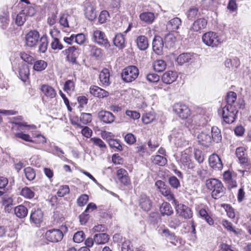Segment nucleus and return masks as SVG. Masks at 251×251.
<instances>
[{
    "mask_svg": "<svg viewBox=\"0 0 251 251\" xmlns=\"http://www.w3.org/2000/svg\"><path fill=\"white\" fill-rule=\"evenodd\" d=\"M25 41L26 45L29 47H34L38 44V51L40 53H45L48 46L47 37L43 35L40 38L38 31L36 30H31L26 35Z\"/></svg>",
    "mask_w": 251,
    "mask_h": 251,
    "instance_id": "1",
    "label": "nucleus"
},
{
    "mask_svg": "<svg viewBox=\"0 0 251 251\" xmlns=\"http://www.w3.org/2000/svg\"><path fill=\"white\" fill-rule=\"evenodd\" d=\"M206 186L208 189L212 191L211 196L215 199L221 197L224 193L225 188L222 182L217 179L207 180Z\"/></svg>",
    "mask_w": 251,
    "mask_h": 251,
    "instance_id": "2",
    "label": "nucleus"
},
{
    "mask_svg": "<svg viewBox=\"0 0 251 251\" xmlns=\"http://www.w3.org/2000/svg\"><path fill=\"white\" fill-rule=\"evenodd\" d=\"M245 151V149L242 147L237 148L236 150V156L238 158L240 164L245 168V170L242 171L243 175L245 174H248L251 169V161L249 160Z\"/></svg>",
    "mask_w": 251,
    "mask_h": 251,
    "instance_id": "3",
    "label": "nucleus"
},
{
    "mask_svg": "<svg viewBox=\"0 0 251 251\" xmlns=\"http://www.w3.org/2000/svg\"><path fill=\"white\" fill-rule=\"evenodd\" d=\"M203 43L209 47H216L222 43L221 37L216 32L208 31L202 36Z\"/></svg>",
    "mask_w": 251,
    "mask_h": 251,
    "instance_id": "4",
    "label": "nucleus"
},
{
    "mask_svg": "<svg viewBox=\"0 0 251 251\" xmlns=\"http://www.w3.org/2000/svg\"><path fill=\"white\" fill-rule=\"evenodd\" d=\"M139 73V70L136 66H130L123 70L121 76L125 82H131L137 78Z\"/></svg>",
    "mask_w": 251,
    "mask_h": 251,
    "instance_id": "5",
    "label": "nucleus"
},
{
    "mask_svg": "<svg viewBox=\"0 0 251 251\" xmlns=\"http://www.w3.org/2000/svg\"><path fill=\"white\" fill-rule=\"evenodd\" d=\"M238 110L236 106L226 105L222 110L224 121L226 124H231L235 120Z\"/></svg>",
    "mask_w": 251,
    "mask_h": 251,
    "instance_id": "6",
    "label": "nucleus"
},
{
    "mask_svg": "<svg viewBox=\"0 0 251 251\" xmlns=\"http://www.w3.org/2000/svg\"><path fill=\"white\" fill-rule=\"evenodd\" d=\"M173 110L178 116L182 119H187L190 115L188 107L182 103H176L173 106Z\"/></svg>",
    "mask_w": 251,
    "mask_h": 251,
    "instance_id": "7",
    "label": "nucleus"
},
{
    "mask_svg": "<svg viewBox=\"0 0 251 251\" xmlns=\"http://www.w3.org/2000/svg\"><path fill=\"white\" fill-rule=\"evenodd\" d=\"M66 55L67 60L73 64H76V58L80 54V50L75 46L70 47L67 49L63 51Z\"/></svg>",
    "mask_w": 251,
    "mask_h": 251,
    "instance_id": "8",
    "label": "nucleus"
},
{
    "mask_svg": "<svg viewBox=\"0 0 251 251\" xmlns=\"http://www.w3.org/2000/svg\"><path fill=\"white\" fill-rule=\"evenodd\" d=\"M47 240L51 242H58L63 237V233L60 229H52L47 231L45 233Z\"/></svg>",
    "mask_w": 251,
    "mask_h": 251,
    "instance_id": "9",
    "label": "nucleus"
},
{
    "mask_svg": "<svg viewBox=\"0 0 251 251\" xmlns=\"http://www.w3.org/2000/svg\"><path fill=\"white\" fill-rule=\"evenodd\" d=\"M175 208L177 214L184 219H189L192 217V211L187 206L183 204H179L178 203L176 205H175Z\"/></svg>",
    "mask_w": 251,
    "mask_h": 251,
    "instance_id": "10",
    "label": "nucleus"
},
{
    "mask_svg": "<svg viewBox=\"0 0 251 251\" xmlns=\"http://www.w3.org/2000/svg\"><path fill=\"white\" fill-rule=\"evenodd\" d=\"M43 219V213L41 209L39 208L32 209L30 215V222L37 225L42 222Z\"/></svg>",
    "mask_w": 251,
    "mask_h": 251,
    "instance_id": "11",
    "label": "nucleus"
},
{
    "mask_svg": "<svg viewBox=\"0 0 251 251\" xmlns=\"http://www.w3.org/2000/svg\"><path fill=\"white\" fill-rule=\"evenodd\" d=\"M85 15L87 19L90 21H93L97 16L95 5L90 2L85 3Z\"/></svg>",
    "mask_w": 251,
    "mask_h": 251,
    "instance_id": "12",
    "label": "nucleus"
},
{
    "mask_svg": "<svg viewBox=\"0 0 251 251\" xmlns=\"http://www.w3.org/2000/svg\"><path fill=\"white\" fill-rule=\"evenodd\" d=\"M93 37L95 41L99 44L104 46L105 48H109L110 47L109 43L108 42L104 32L96 30L94 32Z\"/></svg>",
    "mask_w": 251,
    "mask_h": 251,
    "instance_id": "13",
    "label": "nucleus"
},
{
    "mask_svg": "<svg viewBox=\"0 0 251 251\" xmlns=\"http://www.w3.org/2000/svg\"><path fill=\"white\" fill-rule=\"evenodd\" d=\"M189 151L186 150L181 152L179 162L185 167L192 169L194 167V165L191 161L190 155L189 154Z\"/></svg>",
    "mask_w": 251,
    "mask_h": 251,
    "instance_id": "14",
    "label": "nucleus"
},
{
    "mask_svg": "<svg viewBox=\"0 0 251 251\" xmlns=\"http://www.w3.org/2000/svg\"><path fill=\"white\" fill-rule=\"evenodd\" d=\"M209 164L210 166L215 170H220L223 167L221 158L215 153H213L209 156Z\"/></svg>",
    "mask_w": 251,
    "mask_h": 251,
    "instance_id": "15",
    "label": "nucleus"
},
{
    "mask_svg": "<svg viewBox=\"0 0 251 251\" xmlns=\"http://www.w3.org/2000/svg\"><path fill=\"white\" fill-rule=\"evenodd\" d=\"M223 177L224 180L228 184L229 188H232L236 187V176L235 174L231 173L229 171H226L224 173Z\"/></svg>",
    "mask_w": 251,
    "mask_h": 251,
    "instance_id": "16",
    "label": "nucleus"
},
{
    "mask_svg": "<svg viewBox=\"0 0 251 251\" xmlns=\"http://www.w3.org/2000/svg\"><path fill=\"white\" fill-rule=\"evenodd\" d=\"M118 179L125 186L130 184V179L127 171L124 169H120L116 173Z\"/></svg>",
    "mask_w": 251,
    "mask_h": 251,
    "instance_id": "17",
    "label": "nucleus"
},
{
    "mask_svg": "<svg viewBox=\"0 0 251 251\" xmlns=\"http://www.w3.org/2000/svg\"><path fill=\"white\" fill-rule=\"evenodd\" d=\"M13 70L16 73L18 72L21 79L23 81H25L29 75V71L27 65L23 62L21 64H19L18 70H17L16 67H13Z\"/></svg>",
    "mask_w": 251,
    "mask_h": 251,
    "instance_id": "18",
    "label": "nucleus"
},
{
    "mask_svg": "<svg viewBox=\"0 0 251 251\" xmlns=\"http://www.w3.org/2000/svg\"><path fill=\"white\" fill-rule=\"evenodd\" d=\"M198 140L202 146L208 147L211 145L212 138L209 132L202 131L198 135Z\"/></svg>",
    "mask_w": 251,
    "mask_h": 251,
    "instance_id": "19",
    "label": "nucleus"
},
{
    "mask_svg": "<svg viewBox=\"0 0 251 251\" xmlns=\"http://www.w3.org/2000/svg\"><path fill=\"white\" fill-rule=\"evenodd\" d=\"M98 117L99 119L105 124H111L115 120L114 115L107 111L102 110L99 112Z\"/></svg>",
    "mask_w": 251,
    "mask_h": 251,
    "instance_id": "20",
    "label": "nucleus"
},
{
    "mask_svg": "<svg viewBox=\"0 0 251 251\" xmlns=\"http://www.w3.org/2000/svg\"><path fill=\"white\" fill-rule=\"evenodd\" d=\"M164 43L162 39L159 36L155 37L152 42V49L157 54L162 53Z\"/></svg>",
    "mask_w": 251,
    "mask_h": 251,
    "instance_id": "21",
    "label": "nucleus"
},
{
    "mask_svg": "<svg viewBox=\"0 0 251 251\" xmlns=\"http://www.w3.org/2000/svg\"><path fill=\"white\" fill-rule=\"evenodd\" d=\"M36 190L37 188L35 187H28L25 186L21 189L20 195L26 199L30 200L35 197V191Z\"/></svg>",
    "mask_w": 251,
    "mask_h": 251,
    "instance_id": "22",
    "label": "nucleus"
},
{
    "mask_svg": "<svg viewBox=\"0 0 251 251\" xmlns=\"http://www.w3.org/2000/svg\"><path fill=\"white\" fill-rule=\"evenodd\" d=\"M139 205L144 211H149L152 206L150 198L144 194L140 195L139 199Z\"/></svg>",
    "mask_w": 251,
    "mask_h": 251,
    "instance_id": "23",
    "label": "nucleus"
},
{
    "mask_svg": "<svg viewBox=\"0 0 251 251\" xmlns=\"http://www.w3.org/2000/svg\"><path fill=\"white\" fill-rule=\"evenodd\" d=\"M90 92L94 96L99 98H103L109 95V93L107 91L95 85L90 87Z\"/></svg>",
    "mask_w": 251,
    "mask_h": 251,
    "instance_id": "24",
    "label": "nucleus"
},
{
    "mask_svg": "<svg viewBox=\"0 0 251 251\" xmlns=\"http://www.w3.org/2000/svg\"><path fill=\"white\" fill-rule=\"evenodd\" d=\"M177 73L175 71L166 72L162 76V81L166 84H169L174 82L177 78Z\"/></svg>",
    "mask_w": 251,
    "mask_h": 251,
    "instance_id": "25",
    "label": "nucleus"
},
{
    "mask_svg": "<svg viewBox=\"0 0 251 251\" xmlns=\"http://www.w3.org/2000/svg\"><path fill=\"white\" fill-rule=\"evenodd\" d=\"M194 59L193 53H183L180 54L176 58V62L180 65L185 63L192 62Z\"/></svg>",
    "mask_w": 251,
    "mask_h": 251,
    "instance_id": "26",
    "label": "nucleus"
},
{
    "mask_svg": "<svg viewBox=\"0 0 251 251\" xmlns=\"http://www.w3.org/2000/svg\"><path fill=\"white\" fill-rule=\"evenodd\" d=\"M99 79L103 86H108L110 84V73L108 69L106 68L103 69L100 72Z\"/></svg>",
    "mask_w": 251,
    "mask_h": 251,
    "instance_id": "27",
    "label": "nucleus"
},
{
    "mask_svg": "<svg viewBox=\"0 0 251 251\" xmlns=\"http://www.w3.org/2000/svg\"><path fill=\"white\" fill-rule=\"evenodd\" d=\"M206 25L207 20L204 18H200L193 23L190 30L198 32L205 28Z\"/></svg>",
    "mask_w": 251,
    "mask_h": 251,
    "instance_id": "28",
    "label": "nucleus"
},
{
    "mask_svg": "<svg viewBox=\"0 0 251 251\" xmlns=\"http://www.w3.org/2000/svg\"><path fill=\"white\" fill-rule=\"evenodd\" d=\"M170 140H173V142L177 147H184L188 145V141L182 138V134L180 133L177 134V136L174 134L171 135Z\"/></svg>",
    "mask_w": 251,
    "mask_h": 251,
    "instance_id": "29",
    "label": "nucleus"
},
{
    "mask_svg": "<svg viewBox=\"0 0 251 251\" xmlns=\"http://www.w3.org/2000/svg\"><path fill=\"white\" fill-rule=\"evenodd\" d=\"M137 47L140 50H145L149 47V42L147 37L144 35L138 36L136 39Z\"/></svg>",
    "mask_w": 251,
    "mask_h": 251,
    "instance_id": "30",
    "label": "nucleus"
},
{
    "mask_svg": "<svg viewBox=\"0 0 251 251\" xmlns=\"http://www.w3.org/2000/svg\"><path fill=\"white\" fill-rule=\"evenodd\" d=\"M94 236V241L97 245H104L109 240V236L106 233H96Z\"/></svg>",
    "mask_w": 251,
    "mask_h": 251,
    "instance_id": "31",
    "label": "nucleus"
},
{
    "mask_svg": "<svg viewBox=\"0 0 251 251\" xmlns=\"http://www.w3.org/2000/svg\"><path fill=\"white\" fill-rule=\"evenodd\" d=\"M222 224L227 231L232 232L234 235L236 236L241 235V230L239 228L234 227L233 226L232 224L227 220H223Z\"/></svg>",
    "mask_w": 251,
    "mask_h": 251,
    "instance_id": "32",
    "label": "nucleus"
},
{
    "mask_svg": "<svg viewBox=\"0 0 251 251\" xmlns=\"http://www.w3.org/2000/svg\"><path fill=\"white\" fill-rule=\"evenodd\" d=\"M159 210L161 215L163 216H170L174 213V210L171 205L167 202H163L160 206Z\"/></svg>",
    "mask_w": 251,
    "mask_h": 251,
    "instance_id": "33",
    "label": "nucleus"
},
{
    "mask_svg": "<svg viewBox=\"0 0 251 251\" xmlns=\"http://www.w3.org/2000/svg\"><path fill=\"white\" fill-rule=\"evenodd\" d=\"M181 24V21L179 18H174L169 21L167 24V28L169 30L175 31L178 29Z\"/></svg>",
    "mask_w": 251,
    "mask_h": 251,
    "instance_id": "34",
    "label": "nucleus"
},
{
    "mask_svg": "<svg viewBox=\"0 0 251 251\" xmlns=\"http://www.w3.org/2000/svg\"><path fill=\"white\" fill-rule=\"evenodd\" d=\"M41 90L46 96L50 98H53L56 95L54 89L49 85H42L41 87Z\"/></svg>",
    "mask_w": 251,
    "mask_h": 251,
    "instance_id": "35",
    "label": "nucleus"
},
{
    "mask_svg": "<svg viewBox=\"0 0 251 251\" xmlns=\"http://www.w3.org/2000/svg\"><path fill=\"white\" fill-rule=\"evenodd\" d=\"M115 46L119 49H123L125 47V39L124 35L122 33H117L113 40Z\"/></svg>",
    "mask_w": 251,
    "mask_h": 251,
    "instance_id": "36",
    "label": "nucleus"
},
{
    "mask_svg": "<svg viewBox=\"0 0 251 251\" xmlns=\"http://www.w3.org/2000/svg\"><path fill=\"white\" fill-rule=\"evenodd\" d=\"M163 41L166 48L170 49L175 46L176 38L174 34L169 33L165 36Z\"/></svg>",
    "mask_w": 251,
    "mask_h": 251,
    "instance_id": "37",
    "label": "nucleus"
},
{
    "mask_svg": "<svg viewBox=\"0 0 251 251\" xmlns=\"http://www.w3.org/2000/svg\"><path fill=\"white\" fill-rule=\"evenodd\" d=\"M15 214L19 218L22 219L25 217L28 213L27 208L23 205H19L16 206L14 209Z\"/></svg>",
    "mask_w": 251,
    "mask_h": 251,
    "instance_id": "38",
    "label": "nucleus"
},
{
    "mask_svg": "<svg viewBox=\"0 0 251 251\" xmlns=\"http://www.w3.org/2000/svg\"><path fill=\"white\" fill-rule=\"evenodd\" d=\"M240 61L237 57L227 59L225 62L226 67L231 69L237 68L240 65Z\"/></svg>",
    "mask_w": 251,
    "mask_h": 251,
    "instance_id": "39",
    "label": "nucleus"
},
{
    "mask_svg": "<svg viewBox=\"0 0 251 251\" xmlns=\"http://www.w3.org/2000/svg\"><path fill=\"white\" fill-rule=\"evenodd\" d=\"M151 159L153 164L160 166H165L167 162L166 158L160 155L152 156Z\"/></svg>",
    "mask_w": 251,
    "mask_h": 251,
    "instance_id": "40",
    "label": "nucleus"
},
{
    "mask_svg": "<svg viewBox=\"0 0 251 251\" xmlns=\"http://www.w3.org/2000/svg\"><path fill=\"white\" fill-rule=\"evenodd\" d=\"M211 138L212 140L216 143H218L222 140V135L219 129L216 126H213L211 128Z\"/></svg>",
    "mask_w": 251,
    "mask_h": 251,
    "instance_id": "41",
    "label": "nucleus"
},
{
    "mask_svg": "<svg viewBox=\"0 0 251 251\" xmlns=\"http://www.w3.org/2000/svg\"><path fill=\"white\" fill-rule=\"evenodd\" d=\"M141 21L148 24H151L154 20V15L152 12H144L140 15Z\"/></svg>",
    "mask_w": 251,
    "mask_h": 251,
    "instance_id": "42",
    "label": "nucleus"
},
{
    "mask_svg": "<svg viewBox=\"0 0 251 251\" xmlns=\"http://www.w3.org/2000/svg\"><path fill=\"white\" fill-rule=\"evenodd\" d=\"M161 235L165 237L168 240L170 241V242L175 244V241H176V236L175 234L173 232H171L168 228H164L161 229Z\"/></svg>",
    "mask_w": 251,
    "mask_h": 251,
    "instance_id": "43",
    "label": "nucleus"
},
{
    "mask_svg": "<svg viewBox=\"0 0 251 251\" xmlns=\"http://www.w3.org/2000/svg\"><path fill=\"white\" fill-rule=\"evenodd\" d=\"M21 11L27 18L34 16L36 13L34 7L31 5L25 6L23 8Z\"/></svg>",
    "mask_w": 251,
    "mask_h": 251,
    "instance_id": "44",
    "label": "nucleus"
},
{
    "mask_svg": "<svg viewBox=\"0 0 251 251\" xmlns=\"http://www.w3.org/2000/svg\"><path fill=\"white\" fill-rule=\"evenodd\" d=\"M237 95L234 92H229L226 96V104L229 106H235V102L236 100Z\"/></svg>",
    "mask_w": 251,
    "mask_h": 251,
    "instance_id": "45",
    "label": "nucleus"
},
{
    "mask_svg": "<svg viewBox=\"0 0 251 251\" xmlns=\"http://www.w3.org/2000/svg\"><path fill=\"white\" fill-rule=\"evenodd\" d=\"M166 67V64L163 60H158L155 61L153 68L155 71L161 72L164 71Z\"/></svg>",
    "mask_w": 251,
    "mask_h": 251,
    "instance_id": "46",
    "label": "nucleus"
},
{
    "mask_svg": "<svg viewBox=\"0 0 251 251\" xmlns=\"http://www.w3.org/2000/svg\"><path fill=\"white\" fill-rule=\"evenodd\" d=\"M109 145L111 148H112L115 151H119L123 150V148L119 140L112 139L110 140L108 142Z\"/></svg>",
    "mask_w": 251,
    "mask_h": 251,
    "instance_id": "47",
    "label": "nucleus"
},
{
    "mask_svg": "<svg viewBox=\"0 0 251 251\" xmlns=\"http://www.w3.org/2000/svg\"><path fill=\"white\" fill-rule=\"evenodd\" d=\"M91 141L96 146L98 147L101 151H103L106 148V144L103 141L99 138L93 137L90 139Z\"/></svg>",
    "mask_w": 251,
    "mask_h": 251,
    "instance_id": "48",
    "label": "nucleus"
},
{
    "mask_svg": "<svg viewBox=\"0 0 251 251\" xmlns=\"http://www.w3.org/2000/svg\"><path fill=\"white\" fill-rule=\"evenodd\" d=\"M47 67V62L44 60H40L35 62L33 69L37 71H42L45 70Z\"/></svg>",
    "mask_w": 251,
    "mask_h": 251,
    "instance_id": "49",
    "label": "nucleus"
},
{
    "mask_svg": "<svg viewBox=\"0 0 251 251\" xmlns=\"http://www.w3.org/2000/svg\"><path fill=\"white\" fill-rule=\"evenodd\" d=\"M27 18L21 11L16 16L15 19V23L18 26H21L24 25Z\"/></svg>",
    "mask_w": 251,
    "mask_h": 251,
    "instance_id": "50",
    "label": "nucleus"
},
{
    "mask_svg": "<svg viewBox=\"0 0 251 251\" xmlns=\"http://www.w3.org/2000/svg\"><path fill=\"white\" fill-rule=\"evenodd\" d=\"M24 173L26 178L28 180H32L35 177V172L34 170L30 167L25 168L24 170Z\"/></svg>",
    "mask_w": 251,
    "mask_h": 251,
    "instance_id": "51",
    "label": "nucleus"
},
{
    "mask_svg": "<svg viewBox=\"0 0 251 251\" xmlns=\"http://www.w3.org/2000/svg\"><path fill=\"white\" fill-rule=\"evenodd\" d=\"M181 222L177 217L171 218L169 221V226L173 228H176L180 226Z\"/></svg>",
    "mask_w": 251,
    "mask_h": 251,
    "instance_id": "52",
    "label": "nucleus"
},
{
    "mask_svg": "<svg viewBox=\"0 0 251 251\" xmlns=\"http://www.w3.org/2000/svg\"><path fill=\"white\" fill-rule=\"evenodd\" d=\"M51 47L54 50H61L63 48L62 44L57 38H53L51 43Z\"/></svg>",
    "mask_w": 251,
    "mask_h": 251,
    "instance_id": "53",
    "label": "nucleus"
},
{
    "mask_svg": "<svg viewBox=\"0 0 251 251\" xmlns=\"http://www.w3.org/2000/svg\"><path fill=\"white\" fill-rule=\"evenodd\" d=\"M80 120L84 125H86L92 121V115L90 113H82L80 116Z\"/></svg>",
    "mask_w": 251,
    "mask_h": 251,
    "instance_id": "54",
    "label": "nucleus"
},
{
    "mask_svg": "<svg viewBox=\"0 0 251 251\" xmlns=\"http://www.w3.org/2000/svg\"><path fill=\"white\" fill-rule=\"evenodd\" d=\"M71 17L67 14L62 15L59 20L60 25L64 27H69L68 21L71 19Z\"/></svg>",
    "mask_w": 251,
    "mask_h": 251,
    "instance_id": "55",
    "label": "nucleus"
},
{
    "mask_svg": "<svg viewBox=\"0 0 251 251\" xmlns=\"http://www.w3.org/2000/svg\"><path fill=\"white\" fill-rule=\"evenodd\" d=\"M169 183L174 189H177L180 186L179 180L175 176H171L169 177Z\"/></svg>",
    "mask_w": 251,
    "mask_h": 251,
    "instance_id": "56",
    "label": "nucleus"
},
{
    "mask_svg": "<svg viewBox=\"0 0 251 251\" xmlns=\"http://www.w3.org/2000/svg\"><path fill=\"white\" fill-rule=\"evenodd\" d=\"M85 238V234L83 231H79L76 232L73 237L74 242L80 243L83 241Z\"/></svg>",
    "mask_w": 251,
    "mask_h": 251,
    "instance_id": "57",
    "label": "nucleus"
},
{
    "mask_svg": "<svg viewBox=\"0 0 251 251\" xmlns=\"http://www.w3.org/2000/svg\"><path fill=\"white\" fill-rule=\"evenodd\" d=\"M109 17V13L106 10H103L98 17V21L100 24H103L106 22Z\"/></svg>",
    "mask_w": 251,
    "mask_h": 251,
    "instance_id": "58",
    "label": "nucleus"
},
{
    "mask_svg": "<svg viewBox=\"0 0 251 251\" xmlns=\"http://www.w3.org/2000/svg\"><path fill=\"white\" fill-rule=\"evenodd\" d=\"M70 188L68 185H63L61 186L57 193V195L58 197H62L66 194L69 193Z\"/></svg>",
    "mask_w": 251,
    "mask_h": 251,
    "instance_id": "59",
    "label": "nucleus"
},
{
    "mask_svg": "<svg viewBox=\"0 0 251 251\" xmlns=\"http://www.w3.org/2000/svg\"><path fill=\"white\" fill-rule=\"evenodd\" d=\"M0 22L1 24V27L3 29H5L9 24V19L6 14L4 13L0 15Z\"/></svg>",
    "mask_w": 251,
    "mask_h": 251,
    "instance_id": "60",
    "label": "nucleus"
},
{
    "mask_svg": "<svg viewBox=\"0 0 251 251\" xmlns=\"http://www.w3.org/2000/svg\"><path fill=\"white\" fill-rule=\"evenodd\" d=\"M198 14V9L197 8H190L187 13V18L189 20H193Z\"/></svg>",
    "mask_w": 251,
    "mask_h": 251,
    "instance_id": "61",
    "label": "nucleus"
},
{
    "mask_svg": "<svg viewBox=\"0 0 251 251\" xmlns=\"http://www.w3.org/2000/svg\"><path fill=\"white\" fill-rule=\"evenodd\" d=\"M89 198L87 195H81L77 200V203L78 206H84L88 201Z\"/></svg>",
    "mask_w": 251,
    "mask_h": 251,
    "instance_id": "62",
    "label": "nucleus"
},
{
    "mask_svg": "<svg viewBox=\"0 0 251 251\" xmlns=\"http://www.w3.org/2000/svg\"><path fill=\"white\" fill-rule=\"evenodd\" d=\"M146 78L150 82L156 83L159 80L160 77L156 74L152 73L147 75Z\"/></svg>",
    "mask_w": 251,
    "mask_h": 251,
    "instance_id": "63",
    "label": "nucleus"
},
{
    "mask_svg": "<svg viewBox=\"0 0 251 251\" xmlns=\"http://www.w3.org/2000/svg\"><path fill=\"white\" fill-rule=\"evenodd\" d=\"M122 251H133L132 246L130 241L125 240L122 245Z\"/></svg>",
    "mask_w": 251,
    "mask_h": 251,
    "instance_id": "64",
    "label": "nucleus"
}]
</instances>
